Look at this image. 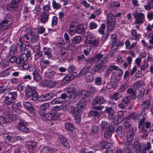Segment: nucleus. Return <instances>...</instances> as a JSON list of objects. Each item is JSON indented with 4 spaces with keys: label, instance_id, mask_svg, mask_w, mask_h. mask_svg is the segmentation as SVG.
Wrapping results in <instances>:
<instances>
[{
    "label": "nucleus",
    "instance_id": "f257e3e1",
    "mask_svg": "<svg viewBox=\"0 0 153 153\" xmlns=\"http://www.w3.org/2000/svg\"><path fill=\"white\" fill-rule=\"evenodd\" d=\"M108 60V58L106 56L98 54H97L95 57L90 58L85 61L87 64L99 62L91 69L93 71L96 73L99 72L103 68V65Z\"/></svg>",
    "mask_w": 153,
    "mask_h": 153
},
{
    "label": "nucleus",
    "instance_id": "f03ea898",
    "mask_svg": "<svg viewBox=\"0 0 153 153\" xmlns=\"http://www.w3.org/2000/svg\"><path fill=\"white\" fill-rule=\"evenodd\" d=\"M91 67L89 65L85 66L82 69L79 73L78 76L80 77L83 76H85V79L87 82L91 83L94 79V74L90 71Z\"/></svg>",
    "mask_w": 153,
    "mask_h": 153
},
{
    "label": "nucleus",
    "instance_id": "7ed1b4c3",
    "mask_svg": "<svg viewBox=\"0 0 153 153\" xmlns=\"http://www.w3.org/2000/svg\"><path fill=\"white\" fill-rule=\"evenodd\" d=\"M26 97L33 102L36 101L38 99V94L36 91L33 88L30 86L26 87L25 90Z\"/></svg>",
    "mask_w": 153,
    "mask_h": 153
},
{
    "label": "nucleus",
    "instance_id": "20e7f679",
    "mask_svg": "<svg viewBox=\"0 0 153 153\" xmlns=\"http://www.w3.org/2000/svg\"><path fill=\"white\" fill-rule=\"evenodd\" d=\"M8 96H5L3 102V105L5 106L11 105L16 102L17 94L15 91H9Z\"/></svg>",
    "mask_w": 153,
    "mask_h": 153
},
{
    "label": "nucleus",
    "instance_id": "39448f33",
    "mask_svg": "<svg viewBox=\"0 0 153 153\" xmlns=\"http://www.w3.org/2000/svg\"><path fill=\"white\" fill-rule=\"evenodd\" d=\"M25 32L26 33L24 35V37L27 40H29L30 38V41L31 42H37L38 35L36 34L30 28H26L25 29Z\"/></svg>",
    "mask_w": 153,
    "mask_h": 153
},
{
    "label": "nucleus",
    "instance_id": "423d86ee",
    "mask_svg": "<svg viewBox=\"0 0 153 153\" xmlns=\"http://www.w3.org/2000/svg\"><path fill=\"white\" fill-rule=\"evenodd\" d=\"M124 124V126L125 128H130L127 133V141L128 145H130L132 142L133 140L134 133L132 128H131V123L127 121H125Z\"/></svg>",
    "mask_w": 153,
    "mask_h": 153
},
{
    "label": "nucleus",
    "instance_id": "0eeeda50",
    "mask_svg": "<svg viewBox=\"0 0 153 153\" xmlns=\"http://www.w3.org/2000/svg\"><path fill=\"white\" fill-rule=\"evenodd\" d=\"M107 29L108 31H111L114 28L116 24L115 16L112 13L107 14Z\"/></svg>",
    "mask_w": 153,
    "mask_h": 153
},
{
    "label": "nucleus",
    "instance_id": "6e6552de",
    "mask_svg": "<svg viewBox=\"0 0 153 153\" xmlns=\"http://www.w3.org/2000/svg\"><path fill=\"white\" fill-rule=\"evenodd\" d=\"M40 116L41 117H45L49 120L55 121L58 119L59 114L55 110H51L49 113L45 114H40Z\"/></svg>",
    "mask_w": 153,
    "mask_h": 153
},
{
    "label": "nucleus",
    "instance_id": "1a4fd4ad",
    "mask_svg": "<svg viewBox=\"0 0 153 153\" xmlns=\"http://www.w3.org/2000/svg\"><path fill=\"white\" fill-rule=\"evenodd\" d=\"M134 18L135 19V22L137 24L141 25L145 22V15L144 13L137 12L134 13Z\"/></svg>",
    "mask_w": 153,
    "mask_h": 153
},
{
    "label": "nucleus",
    "instance_id": "9d476101",
    "mask_svg": "<svg viewBox=\"0 0 153 153\" xmlns=\"http://www.w3.org/2000/svg\"><path fill=\"white\" fill-rule=\"evenodd\" d=\"M87 41H86V44H91L94 47H97L99 43V41L94 39L92 33H90L86 36Z\"/></svg>",
    "mask_w": 153,
    "mask_h": 153
},
{
    "label": "nucleus",
    "instance_id": "9b49d317",
    "mask_svg": "<svg viewBox=\"0 0 153 153\" xmlns=\"http://www.w3.org/2000/svg\"><path fill=\"white\" fill-rule=\"evenodd\" d=\"M65 90L67 94L68 98H73L75 97V88L74 85H68L65 89Z\"/></svg>",
    "mask_w": 153,
    "mask_h": 153
},
{
    "label": "nucleus",
    "instance_id": "f8f14e48",
    "mask_svg": "<svg viewBox=\"0 0 153 153\" xmlns=\"http://www.w3.org/2000/svg\"><path fill=\"white\" fill-rule=\"evenodd\" d=\"M106 100L104 97L102 96L98 95L95 96L92 102V105L98 104L102 105L106 103Z\"/></svg>",
    "mask_w": 153,
    "mask_h": 153
},
{
    "label": "nucleus",
    "instance_id": "ddd939ff",
    "mask_svg": "<svg viewBox=\"0 0 153 153\" xmlns=\"http://www.w3.org/2000/svg\"><path fill=\"white\" fill-rule=\"evenodd\" d=\"M118 76L116 72L114 73L111 75V82H108L106 85V87L107 89H110L111 87L110 86V85H113L111 87H112L113 88L115 87L116 86V84L115 82H117L119 80V79L118 78Z\"/></svg>",
    "mask_w": 153,
    "mask_h": 153
},
{
    "label": "nucleus",
    "instance_id": "4468645a",
    "mask_svg": "<svg viewBox=\"0 0 153 153\" xmlns=\"http://www.w3.org/2000/svg\"><path fill=\"white\" fill-rule=\"evenodd\" d=\"M21 0H12L10 3L7 6V9L9 10H16L18 7Z\"/></svg>",
    "mask_w": 153,
    "mask_h": 153
},
{
    "label": "nucleus",
    "instance_id": "2eb2a0df",
    "mask_svg": "<svg viewBox=\"0 0 153 153\" xmlns=\"http://www.w3.org/2000/svg\"><path fill=\"white\" fill-rule=\"evenodd\" d=\"M55 94L52 93H47L45 94H43L40 96L39 98V100L41 101H45L49 100L52 98L54 97Z\"/></svg>",
    "mask_w": 153,
    "mask_h": 153
},
{
    "label": "nucleus",
    "instance_id": "dca6fc26",
    "mask_svg": "<svg viewBox=\"0 0 153 153\" xmlns=\"http://www.w3.org/2000/svg\"><path fill=\"white\" fill-rule=\"evenodd\" d=\"M26 123L21 122L17 125V128L18 129L22 132L25 133H28L30 131L29 129L26 126Z\"/></svg>",
    "mask_w": 153,
    "mask_h": 153
},
{
    "label": "nucleus",
    "instance_id": "f3484780",
    "mask_svg": "<svg viewBox=\"0 0 153 153\" xmlns=\"http://www.w3.org/2000/svg\"><path fill=\"white\" fill-rule=\"evenodd\" d=\"M151 105V101L149 100H146L143 101L140 105L142 111L141 112L142 113L144 112L146 110L149 109L150 108Z\"/></svg>",
    "mask_w": 153,
    "mask_h": 153
},
{
    "label": "nucleus",
    "instance_id": "a211bd4d",
    "mask_svg": "<svg viewBox=\"0 0 153 153\" xmlns=\"http://www.w3.org/2000/svg\"><path fill=\"white\" fill-rule=\"evenodd\" d=\"M59 138L60 141L64 147L67 148L70 147V144L65 136L63 135H60L59 136Z\"/></svg>",
    "mask_w": 153,
    "mask_h": 153
},
{
    "label": "nucleus",
    "instance_id": "6ab92c4d",
    "mask_svg": "<svg viewBox=\"0 0 153 153\" xmlns=\"http://www.w3.org/2000/svg\"><path fill=\"white\" fill-rule=\"evenodd\" d=\"M21 104L20 102L13 103L11 106L13 111L18 114H20L21 113Z\"/></svg>",
    "mask_w": 153,
    "mask_h": 153
},
{
    "label": "nucleus",
    "instance_id": "aec40b11",
    "mask_svg": "<svg viewBox=\"0 0 153 153\" xmlns=\"http://www.w3.org/2000/svg\"><path fill=\"white\" fill-rule=\"evenodd\" d=\"M49 15L48 12H43L40 16V22L42 23L45 24L48 21Z\"/></svg>",
    "mask_w": 153,
    "mask_h": 153
},
{
    "label": "nucleus",
    "instance_id": "412c9836",
    "mask_svg": "<svg viewBox=\"0 0 153 153\" xmlns=\"http://www.w3.org/2000/svg\"><path fill=\"white\" fill-rule=\"evenodd\" d=\"M114 127L113 125H111L109 128L104 134V137L105 139H108L111 137L112 134L114 132Z\"/></svg>",
    "mask_w": 153,
    "mask_h": 153
},
{
    "label": "nucleus",
    "instance_id": "4be33fe9",
    "mask_svg": "<svg viewBox=\"0 0 153 153\" xmlns=\"http://www.w3.org/2000/svg\"><path fill=\"white\" fill-rule=\"evenodd\" d=\"M11 25V23H8L3 20L0 23V30L4 31L8 29Z\"/></svg>",
    "mask_w": 153,
    "mask_h": 153
},
{
    "label": "nucleus",
    "instance_id": "5701e85b",
    "mask_svg": "<svg viewBox=\"0 0 153 153\" xmlns=\"http://www.w3.org/2000/svg\"><path fill=\"white\" fill-rule=\"evenodd\" d=\"M32 74L33 75V79L36 82L39 81L41 79V76L38 73L36 69L34 68H32Z\"/></svg>",
    "mask_w": 153,
    "mask_h": 153
},
{
    "label": "nucleus",
    "instance_id": "b1692460",
    "mask_svg": "<svg viewBox=\"0 0 153 153\" xmlns=\"http://www.w3.org/2000/svg\"><path fill=\"white\" fill-rule=\"evenodd\" d=\"M74 74L73 73H70L68 75H66L62 80L63 83H68L73 79L74 78V76H73Z\"/></svg>",
    "mask_w": 153,
    "mask_h": 153
},
{
    "label": "nucleus",
    "instance_id": "393cba45",
    "mask_svg": "<svg viewBox=\"0 0 153 153\" xmlns=\"http://www.w3.org/2000/svg\"><path fill=\"white\" fill-rule=\"evenodd\" d=\"M112 125H110L107 122L105 121L102 122L100 125V127L101 130L105 131L109 129L110 126Z\"/></svg>",
    "mask_w": 153,
    "mask_h": 153
},
{
    "label": "nucleus",
    "instance_id": "a878e982",
    "mask_svg": "<svg viewBox=\"0 0 153 153\" xmlns=\"http://www.w3.org/2000/svg\"><path fill=\"white\" fill-rule=\"evenodd\" d=\"M131 34L133 39L138 41L140 38V35L137 34V31L136 29H133L131 31Z\"/></svg>",
    "mask_w": 153,
    "mask_h": 153
},
{
    "label": "nucleus",
    "instance_id": "bb28decb",
    "mask_svg": "<svg viewBox=\"0 0 153 153\" xmlns=\"http://www.w3.org/2000/svg\"><path fill=\"white\" fill-rule=\"evenodd\" d=\"M27 58L26 54L23 53L21 55L20 57H18L17 63L20 64L22 62H26L27 60Z\"/></svg>",
    "mask_w": 153,
    "mask_h": 153
},
{
    "label": "nucleus",
    "instance_id": "cd10ccee",
    "mask_svg": "<svg viewBox=\"0 0 153 153\" xmlns=\"http://www.w3.org/2000/svg\"><path fill=\"white\" fill-rule=\"evenodd\" d=\"M68 56V52L66 50H64V49L61 48L59 52V56L62 57L63 59H66Z\"/></svg>",
    "mask_w": 153,
    "mask_h": 153
},
{
    "label": "nucleus",
    "instance_id": "c85d7f7f",
    "mask_svg": "<svg viewBox=\"0 0 153 153\" xmlns=\"http://www.w3.org/2000/svg\"><path fill=\"white\" fill-rule=\"evenodd\" d=\"M78 95L79 97L83 96L84 97L87 98L90 96V93L88 91L86 90H83L79 91L78 92Z\"/></svg>",
    "mask_w": 153,
    "mask_h": 153
},
{
    "label": "nucleus",
    "instance_id": "c756f323",
    "mask_svg": "<svg viewBox=\"0 0 153 153\" xmlns=\"http://www.w3.org/2000/svg\"><path fill=\"white\" fill-rule=\"evenodd\" d=\"M99 145L102 149H107L111 146V144L110 143H107L105 141L101 142L100 143Z\"/></svg>",
    "mask_w": 153,
    "mask_h": 153
},
{
    "label": "nucleus",
    "instance_id": "7c9ffc66",
    "mask_svg": "<svg viewBox=\"0 0 153 153\" xmlns=\"http://www.w3.org/2000/svg\"><path fill=\"white\" fill-rule=\"evenodd\" d=\"M43 50L44 54L47 56V57L48 58L50 59L51 58V51L50 48L47 47L44 48Z\"/></svg>",
    "mask_w": 153,
    "mask_h": 153
},
{
    "label": "nucleus",
    "instance_id": "2f4dec72",
    "mask_svg": "<svg viewBox=\"0 0 153 153\" xmlns=\"http://www.w3.org/2000/svg\"><path fill=\"white\" fill-rule=\"evenodd\" d=\"M18 116L15 114H11L7 117V119L8 123H11L17 119L18 117Z\"/></svg>",
    "mask_w": 153,
    "mask_h": 153
},
{
    "label": "nucleus",
    "instance_id": "473e14b6",
    "mask_svg": "<svg viewBox=\"0 0 153 153\" xmlns=\"http://www.w3.org/2000/svg\"><path fill=\"white\" fill-rule=\"evenodd\" d=\"M56 75V73L53 71L46 72L45 75V77L50 79H53Z\"/></svg>",
    "mask_w": 153,
    "mask_h": 153
},
{
    "label": "nucleus",
    "instance_id": "72a5a7b5",
    "mask_svg": "<svg viewBox=\"0 0 153 153\" xmlns=\"http://www.w3.org/2000/svg\"><path fill=\"white\" fill-rule=\"evenodd\" d=\"M23 105L24 107L27 110L30 111H33V107L29 102H24Z\"/></svg>",
    "mask_w": 153,
    "mask_h": 153
},
{
    "label": "nucleus",
    "instance_id": "f704fd0d",
    "mask_svg": "<svg viewBox=\"0 0 153 153\" xmlns=\"http://www.w3.org/2000/svg\"><path fill=\"white\" fill-rule=\"evenodd\" d=\"M89 115L94 116L95 118H98L100 117L101 115V113L97 111L92 110L89 112Z\"/></svg>",
    "mask_w": 153,
    "mask_h": 153
},
{
    "label": "nucleus",
    "instance_id": "c9c22d12",
    "mask_svg": "<svg viewBox=\"0 0 153 153\" xmlns=\"http://www.w3.org/2000/svg\"><path fill=\"white\" fill-rule=\"evenodd\" d=\"M65 128L68 131H72L74 129V126L72 123L67 122L65 123Z\"/></svg>",
    "mask_w": 153,
    "mask_h": 153
},
{
    "label": "nucleus",
    "instance_id": "e433bc0d",
    "mask_svg": "<svg viewBox=\"0 0 153 153\" xmlns=\"http://www.w3.org/2000/svg\"><path fill=\"white\" fill-rule=\"evenodd\" d=\"M72 113L74 117V119L75 122L79 123L81 121V114L79 112H75L72 111Z\"/></svg>",
    "mask_w": 153,
    "mask_h": 153
},
{
    "label": "nucleus",
    "instance_id": "4c0bfd02",
    "mask_svg": "<svg viewBox=\"0 0 153 153\" xmlns=\"http://www.w3.org/2000/svg\"><path fill=\"white\" fill-rule=\"evenodd\" d=\"M126 91L130 94V97H131V99L134 100L136 98V93L134 89L132 88H128Z\"/></svg>",
    "mask_w": 153,
    "mask_h": 153
},
{
    "label": "nucleus",
    "instance_id": "58836bf2",
    "mask_svg": "<svg viewBox=\"0 0 153 153\" xmlns=\"http://www.w3.org/2000/svg\"><path fill=\"white\" fill-rule=\"evenodd\" d=\"M95 84L97 85H102L105 82L102 80V78L100 77H97L95 79Z\"/></svg>",
    "mask_w": 153,
    "mask_h": 153
},
{
    "label": "nucleus",
    "instance_id": "ea45409f",
    "mask_svg": "<svg viewBox=\"0 0 153 153\" xmlns=\"http://www.w3.org/2000/svg\"><path fill=\"white\" fill-rule=\"evenodd\" d=\"M146 10H149L153 8V0H150L147 4L144 6Z\"/></svg>",
    "mask_w": 153,
    "mask_h": 153
},
{
    "label": "nucleus",
    "instance_id": "a19ab883",
    "mask_svg": "<svg viewBox=\"0 0 153 153\" xmlns=\"http://www.w3.org/2000/svg\"><path fill=\"white\" fill-rule=\"evenodd\" d=\"M134 147L137 153L140 152L139 150L141 148V146L140 142L138 140H136L134 142Z\"/></svg>",
    "mask_w": 153,
    "mask_h": 153
},
{
    "label": "nucleus",
    "instance_id": "79ce46f5",
    "mask_svg": "<svg viewBox=\"0 0 153 153\" xmlns=\"http://www.w3.org/2000/svg\"><path fill=\"white\" fill-rule=\"evenodd\" d=\"M82 40V37L81 36H77L74 37L72 41L74 44H77L79 43Z\"/></svg>",
    "mask_w": 153,
    "mask_h": 153
},
{
    "label": "nucleus",
    "instance_id": "37998d69",
    "mask_svg": "<svg viewBox=\"0 0 153 153\" xmlns=\"http://www.w3.org/2000/svg\"><path fill=\"white\" fill-rule=\"evenodd\" d=\"M131 98V97H130L129 94L126 95L125 97H123L122 102H123L125 105H126L129 102Z\"/></svg>",
    "mask_w": 153,
    "mask_h": 153
},
{
    "label": "nucleus",
    "instance_id": "c03bdc74",
    "mask_svg": "<svg viewBox=\"0 0 153 153\" xmlns=\"http://www.w3.org/2000/svg\"><path fill=\"white\" fill-rule=\"evenodd\" d=\"M36 143L34 141H32L29 142L28 144V147L29 149H31L32 150H34L36 147Z\"/></svg>",
    "mask_w": 153,
    "mask_h": 153
},
{
    "label": "nucleus",
    "instance_id": "a18cd8bd",
    "mask_svg": "<svg viewBox=\"0 0 153 153\" xmlns=\"http://www.w3.org/2000/svg\"><path fill=\"white\" fill-rule=\"evenodd\" d=\"M56 82H53L51 80H48L46 82V86L49 88L54 87L56 84Z\"/></svg>",
    "mask_w": 153,
    "mask_h": 153
},
{
    "label": "nucleus",
    "instance_id": "49530a36",
    "mask_svg": "<svg viewBox=\"0 0 153 153\" xmlns=\"http://www.w3.org/2000/svg\"><path fill=\"white\" fill-rule=\"evenodd\" d=\"M123 129L122 127V126H120L117 128L116 131V132L118 135L120 137H122L124 134Z\"/></svg>",
    "mask_w": 153,
    "mask_h": 153
},
{
    "label": "nucleus",
    "instance_id": "de8ad7c7",
    "mask_svg": "<svg viewBox=\"0 0 153 153\" xmlns=\"http://www.w3.org/2000/svg\"><path fill=\"white\" fill-rule=\"evenodd\" d=\"M10 63L9 61H2L0 62V66L2 68H6L9 65Z\"/></svg>",
    "mask_w": 153,
    "mask_h": 153
},
{
    "label": "nucleus",
    "instance_id": "09e8293b",
    "mask_svg": "<svg viewBox=\"0 0 153 153\" xmlns=\"http://www.w3.org/2000/svg\"><path fill=\"white\" fill-rule=\"evenodd\" d=\"M10 68H7L5 69L4 71L1 72L0 76L1 77H5L10 75Z\"/></svg>",
    "mask_w": 153,
    "mask_h": 153
},
{
    "label": "nucleus",
    "instance_id": "8fccbe9b",
    "mask_svg": "<svg viewBox=\"0 0 153 153\" xmlns=\"http://www.w3.org/2000/svg\"><path fill=\"white\" fill-rule=\"evenodd\" d=\"M128 87L127 84L126 83H123L122 84L119 90L120 92H122L124 91Z\"/></svg>",
    "mask_w": 153,
    "mask_h": 153
},
{
    "label": "nucleus",
    "instance_id": "3c124183",
    "mask_svg": "<svg viewBox=\"0 0 153 153\" xmlns=\"http://www.w3.org/2000/svg\"><path fill=\"white\" fill-rule=\"evenodd\" d=\"M77 33L80 34L85 32V29L82 25H78L77 27Z\"/></svg>",
    "mask_w": 153,
    "mask_h": 153
},
{
    "label": "nucleus",
    "instance_id": "603ef678",
    "mask_svg": "<svg viewBox=\"0 0 153 153\" xmlns=\"http://www.w3.org/2000/svg\"><path fill=\"white\" fill-rule=\"evenodd\" d=\"M84 109L85 108L83 106L80 107L78 105H77L76 108L74 109L72 111L75 112H79V113H80L83 110H84Z\"/></svg>",
    "mask_w": 153,
    "mask_h": 153
},
{
    "label": "nucleus",
    "instance_id": "864d4df0",
    "mask_svg": "<svg viewBox=\"0 0 153 153\" xmlns=\"http://www.w3.org/2000/svg\"><path fill=\"white\" fill-rule=\"evenodd\" d=\"M52 5L54 9H58L61 7V5L59 3H57L55 0H53Z\"/></svg>",
    "mask_w": 153,
    "mask_h": 153
},
{
    "label": "nucleus",
    "instance_id": "5fc2aeb1",
    "mask_svg": "<svg viewBox=\"0 0 153 153\" xmlns=\"http://www.w3.org/2000/svg\"><path fill=\"white\" fill-rule=\"evenodd\" d=\"M105 28V24H102L99 30V32L100 34L103 35L104 34V30Z\"/></svg>",
    "mask_w": 153,
    "mask_h": 153
},
{
    "label": "nucleus",
    "instance_id": "6e6d98bb",
    "mask_svg": "<svg viewBox=\"0 0 153 153\" xmlns=\"http://www.w3.org/2000/svg\"><path fill=\"white\" fill-rule=\"evenodd\" d=\"M42 150L43 152L45 153H51L53 152V149L49 147H44Z\"/></svg>",
    "mask_w": 153,
    "mask_h": 153
},
{
    "label": "nucleus",
    "instance_id": "4d7b16f0",
    "mask_svg": "<svg viewBox=\"0 0 153 153\" xmlns=\"http://www.w3.org/2000/svg\"><path fill=\"white\" fill-rule=\"evenodd\" d=\"M12 17L10 14H7L3 20L8 23H9L11 21Z\"/></svg>",
    "mask_w": 153,
    "mask_h": 153
},
{
    "label": "nucleus",
    "instance_id": "13d9d810",
    "mask_svg": "<svg viewBox=\"0 0 153 153\" xmlns=\"http://www.w3.org/2000/svg\"><path fill=\"white\" fill-rule=\"evenodd\" d=\"M137 116V114L135 112H133L130 114L128 117L129 120H135L136 119Z\"/></svg>",
    "mask_w": 153,
    "mask_h": 153
},
{
    "label": "nucleus",
    "instance_id": "bf43d9fd",
    "mask_svg": "<svg viewBox=\"0 0 153 153\" xmlns=\"http://www.w3.org/2000/svg\"><path fill=\"white\" fill-rule=\"evenodd\" d=\"M7 121L5 118L2 116H0V125L1 126H3L7 123Z\"/></svg>",
    "mask_w": 153,
    "mask_h": 153
},
{
    "label": "nucleus",
    "instance_id": "052dcab7",
    "mask_svg": "<svg viewBox=\"0 0 153 153\" xmlns=\"http://www.w3.org/2000/svg\"><path fill=\"white\" fill-rule=\"evenodd\" d=\"M86 101L83 98H82L79 101L78 104L77 105H78L80 107L83 106L84 107H85L86 105Z\"/></svg>",
    "mask_w": 153,
    "mask_h": 153
},
{
    "label": "nucleus",
    "instance_id": "680f3d73",
    "mask_svg": "<svg viewBox=\"0 0 153 153\" xmlns=\"http://www.w3.org/2000/svg\"><path fill=\"white\" fill-rule=\"evenodd\" d=\"M35 55L34 57L35 60H37L40 57H43L44 56V54H43L41 51H39Z\"/></svg>",
    "mask_w": 153,
    "mask_h": 153
},
{
    "label": "nucleus",
    "instance_id": "e2e57ef3",
    "mask_svg": "<svg viewBox=\"0 0 153 153\" xmlns=\"http://www.w3.org/2000/svg\"><path fill=\"white\" fill-rule=\"evenodd\" d=\"M119 70V68L118 66L113 65H110L108 68V70L110 71H112L113 70L118 71Z\"/></svg>",
    "mask_w": 153,
    "mask_h": 153
},
{
    "label": "nucleus",
    "instance_id": "0e129e2a",
    "mask_svg": "<svg viewBox=\"0 0 153 153\" xmlns=\"http://www.w3.org/2000/svg\"><path fill=\"white\" fill-rule=\"evenodd\" d=\"M7 87L5 86L4 85L0 86V94L4 93L6 91L8 90Z\"/></svg>",
    "mask_w": 153,
    "mask_h": 153
},
{
    "label": "nucleus",
    "instance_id": "69168bd1",
    "mask_svg": "<svg viewBox=\"0 0 153 153\" xmlns=\"http://www.w3.org/2000/svg\"><path fill=\"white\" fill-rule=\"evenodd\" d=\"M6 139L11 143H12L17 140L16 137H10L7 136H6Z\"/></svg>",
    "mask_w": 153,
    "mask_h": 153
},
{
    "label": "nucleus",
    "instance_id": "338daca9",
    "mask_svg": "<svg viewBox=\"0 0 153 153\" xmlns=\"http://www.w3.org/2000/svg\"><path fill=\"white\" fill-rule=\"evenodd\" d=\"M16 48L15 46H12L10 48L9 54L10 55L14 54L15 53Z\"/></svg>",
    "mask_w": 153,
    "mask_h": 153
},
{
    "label": "nucleus",
    "instance_id": "774afa93",
    "mask_svg": "<svg viewBox=\"0 0 153 153\" xmlns=\"http://www.w3.org/2000/svg\"><path fill=\"white\" fill-rule=\"evenodd\" d=\"M58 20V18L56 16H53L52 20L51 25L54 26L56 25L57 24Z\"/></svg>",
    "mask_w": 153,
    "mask_h": 153
}]
</instances>
